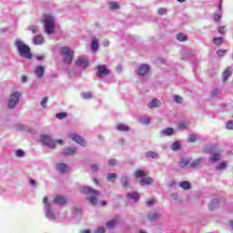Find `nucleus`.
Listing matches in <instances>:
<instances>
[{
  "mask_svg": "<svg viewBox=\"0 0 233 233\" xmlns=\"http://www.w3.org/2000/svg\"><path fill=\"white\" fill-rule=\"evenodd\" d=\"M15 46L22 57H25V59H32V52L30 50V46L25 45V43L22 41H16Z\"/></svg>",
  "mask_w": 233,
  "mask_h": 233,
  "instance_id": "1",
  "label": "nucleus"
},
{
  "mask_svg": "<svg viewBox=\"0 0 233 233\" xmlns=\"http://www.w3.org/2000/svg\"><path fill=\"white\" fill-rule=\"evenodd\" d=\"M42 23H44L46 34L48 35H50V34H54V30H56V22L54 20V16L46 15L45 20H43Z\"/></svg>",
  "mask_w": 233,
  "mask_h": 233,
  "instance_id": "2",
  "label": "nucleus"
},
{
  "mask_svg": "<svg viewBox=\"0 0 233 233\" xmlns=\"http://www.w3.org/2000/svg\"><path fill=\"white\" fill-rule=\"evenodd\" d=\"M60 56H63L66 65H72V61H74V50H71L68 46H63L60 49Z\"/></svg>",
  "mask_w": 233,
  "mask_h": 233,
  "instance_id": "3",
  "label": "nucleus"
},
{
  "mask_svg": "<svg viewBox=\"0 0 233 233\" xmlns=\"http://www.w3.org/2000/svg\"><path fill=\"white\" fill-rule=\"evenodd\" d=\"M84 194H91L92 197L88 198V201L93 205V207H96L97 205V196H101V192L88 187H83Z\"/></svg>",
  "mask_w": 233,
  "mask_h": 233,
  "instance_id": "4",
  "label": "nucleus"
},
{
  "mask_svg": "<svg viewBox=\"0 0 233 233\" xmlns=\"http://www.w3.org/2000/svg\"><path fill=\"white\" fill-rule=\"evenodd\" d=\"M40 141L42 145L48 147L49 148H56V142L48 135L40 136Z\"/></svg>",
  "mask_w": 233,
  "mask_h": 233,
  "instance_id": "5",
  "label": "nucleus"
},
{
  "mask_svg": "<svg viewBox=\"0 0 233 233\" xmlns=\"http://www.w3.org/2000/svg\"><path fill=\"white\" fill-rule=\"evenodd\" d=\"M96 76L100 78L110 76V71L108 70V68H106V65L96 66Z\"/></svg>",
  "mask_w": 233,
  "mask_h": 233,
  "instance_id": "6",
  "label": "nucleus"
},
{
  "mask_svg": "<svg viewBox=\"0 0 233 233\" xmlns=\"http://www.w3.org/2000/svg\"><path fill=\"white\" fill-rule=\"evenodd\" d=\"M67 137L69 139H72V141H75L76 143H77L78 145H80L81 147H86V141L85 140L84 137H82L79 135H76L74 133H69L67 135Z\"/></svg>",
  "mask_w": 233,
  "mask_h": 233,
  "instance_id": "7",
  "label": "nucleus"
},
{
  "mask_svg": "<svg viewBox=\"0 0 233 233\" xmlns=\"http://www.w3.org/2000/svg\"><path fill=\"white\" fill-rule=\"evenodd\" d=\"M21 97V93L15 92L10 96L9 102H8V107L9 108H15V105L19 103V98Z\"/></svg>",
  "mask_w": 233,
  "mask_h": 233,
  "instance_id": "8",
  "label": "nucleus"
},
{
  "mask_svg": "<svg viewBox=\"0 0 233 233\" xmlns=\"http://www.w3.org/2000/svg\"><path fill=\"white\" fill-rule=\"evenodd\" d=\"M53 203H55V205H59L60 207H64V205H66L67 200L65 197L56 195L53 200Z\"/></svg>",
  "mask_w": 233,
  "mask_h": 233,
  "instance_id": "9",
  "label": "nucleus"
},
{
  "mask_svg": "<svg viewBox=\"0 0 233 233\" xmlns=\"http://www.w3.org/2000/svg\"><path fill=\"white\" fill-rule=\"evenodd\" d=\"M76 66H80L81 68H86L88 67V60L83 56H79L77 60L76 61Z\"/></svg>",
  "mask_w": 233,
  "mask_h": 233,
  "instance_id": "10",
  "label": "nucleus"
},
{
  "mask_svg": "<svg viewBox=\"0 0 233 233\" xmlns=\"http://www.w3.org/2000/svg\"><path fill=\"white\" fill-rule=\"evenodd\" d=\"M149 70H150V66H148V65H141L137 69V74H138V76H146V74H148Z\"/></svg>",
  "mask_w": 233,
  "mask_h": 233,
  "instance_id": "11",
  "label": "nucleus"
},
{
  "mask_svg": "<svg viewBox=\"0 0 233 233\" xmlns=\"http://www.w3.org/2000/svg\"><path fill=\"white\" fill-rule=\"evenodd\" d=\"M56 170H58L60 174H66V172L70 170V167L65 163H59L56 165Z\"/></svg>",
  "mask_w": 233,
  "mask_h": 233,
  "instance_id": "12",
  "label": "nucleus"
},
{
  "mask_svg": "<svg viewBox=\"0 0 233 233\" xmlns=\"http://www.w3.org/2000/svg\"><path fill=\"white\" fill-rule=\"evenodd\" d=\"M35 74L37 77H43V76H45V67L42 66H36L35 67Z\"/></svg>",
  "mask_w": 233,
  "mask_h": 233,
  "instance_id": "13",
  "label": "nucleus"
},
{
  "mask_svg": "<svg viewBox=\"0 0 233 233\" xmlns=\"http://www.w3.org/2000/svg\"><path fill=\"white\" fill-rule=\"evenodd\" d=\"M154 179L150 177H143V178L139 181V185L145 186V185H152Z\"/></svg>",
  "mask_w": 233,
  "mask_h": 233,
  "instance_id": "14",
  "label": "nucleus"
},
{
  "mask_svg": "<svg viewBox=\"0 0 233 233\" xmlns=\"http://www.w3.org/2000/svg\"><path fill=\"white\" fill-rule=\"evenodd\" d=\"M174 134V128L167 127L166 129L160 131L159 137H163V136H172Z\"/></svg>",
  "mask_w": 233,
  "mask_h": 233,
  "instance_id": "15",
  "label": "nucleus"
},
{
  "mask_svg": "<svg viewBox=\"0 0 233 233\" xmlns=\"http://www.w3.org/2000/svg\"><path fill=\"white\" fill-rule=\"evenodd\" d=\"M148 108H157V106H161V101L157 98H154L148 105Z\"/></svg>",
  "mask_w": 233,
  "mask_h": 233,
  "instance_id": "16",
  "label": "nucleus"
},
{
  "mask_svg": "<svg viewBox=\"0 0 233 233\" xmlns=\"http://www.w3.org/2000/svg\"><path fill=\"white\" fill-rule=\"evenodd\" d=\"M218 207H219V199H218V198L211 200V202L208 205L209 210H216V208H218Z\"/></svg>",
  "mask_w": 233,
  "mask_h": 233,
  "instance_id": "17",
  "label": "nucleus"
},
{
  "mask_svg": "<svg viewBox=\"0 0 233 233\" xmlns=\"http://www.w3.org/2000/svg\"><path fill=\"white\" fill-rule=\"evenodd\" d=\"M98 49H99V42L97 41V38L94 37L91 43V50L92 52H97Z\"/></svg>",
  "mask_w": 233,
  "mask_h": 233,
  "instance_id": "18",
  "label": "nucleus"
},
{
  "mask_svg": "<svg viewBox=\"0 0 233 233\" xmlns=\"http://www.w3.org/2000/svg\"><path fill=\"white\" fill-rule=\"evenodd\" d=\"M74 154H76V147H66L63 152L64 156H74Z\"/></svg>",
  "mask_w": 233,
  "mask_h": 233,
  "instance_id": "19",
  "label": "nucleus"
},
{
  "mask_svg": "<svg viewBox=\"0 0 233 233\" xmlns=\"http://www.w3.org/2000/svg\"><path fill=\"white\" fill-rule=\"evenodd\" d=\"M44 41H45V37H43V35H36L33 39V42L35 45H43Z\"/></svg>",
  "mask_w": 233,
  "mask_h": 233,
  "instance_id": "20",
  "label": "nucleus"
},
{
  "mask_svg": "<svg viewBox=\"0 0 233 233\" xmlns=\"http://www.w3.org/2000/svg\"><path fill=\"white\" fill-rule=\"evenodd\" d=\"M117 179V174L116 173H109L106 176V181L109 183H116V180Z\"/></svg>",
  "mask_w": 233,
  "mask_h": 233,
  "instance_id": "21",
  "label": "nucleus"
},
{
  "mask_svg": "<svg viewBox=\"0 0 233 233\" xmlns=\"http://www.w3.org/2000/svg\"><path fill=\"white\" fill-rule=\"evenodd\" d=\"M127 197L128 199H133V201L137 202L139 201V193L135 192V193H127Z\"/></svg>",
  "mask_w": 233,
  "mask_h": 233,
  "instance_id": "22",
  "label": "nucleus"
},
{
  "mask_svg": "<svg viewBox=\"0 0 233 233\" xmlns=\"http://www.w3.org/2000/svg\"><path fill=\"white\" fill-rule=\"evenodd\" d=\"M221 159V155L219 153H215L208 158L209 163H216V161H219Z\"/></svg>",
  "mask_w": 233,
  "mask_h": 233,
  "instance_id": "23",
  "label": "nucleus"
},
{
  "mask_svg": "<svg viewBox=\"0 0 233 233\" xmlns=\"http://www.w3.org/2000/svg\"><path fill=\"white\" fill-rule=\"evenodd\" d=\"M117 223H119V218H115V219H112V220H109L106 222V227L107 228H114V227H116V225H117Z\"/></svg>",
  "mask_w": 233,
  "mask_h": 233,
  "instance_id": "24",
  "label": "nucleus"
},
{
  "mask_svg": "<svg viewBox=\"0 0 233 233\" xmlns=\"http://www.w3.org/2000/svg\"><path fill=\"white\" fill-rule=\"evenodd\" d=\"M145 156L146 157H151V159H157L159 157V154L154 151H147Z\"/></svg>",
  "mask_w": 233,
  "mask_h": 233,
  "instance_id": "25",
  "label": "nucleus"
},
{
  "mask_svg": "<svg viewBox=\"0 0 233 233\" xmlns=\"http://www.w3.org/2000/svg\"><path fill=\"white\" fill-rule=\"evenodd\" d=\"M116 130L119 132H128L130 130V127L128 126H126L125 124H118L116 126Z\"/></svg>",
  "mask_w": 233,
  "mask_h": 233,
  "instance_id": "26",
  "label": "nucleus"
},
{
  "mask_svg": "<svg viewBox=\"0 0 233 233\" xmlns=\"http://www.w3.org/2000/svg\"><path fill=\"white\" fill-rule=\"evenodd\" d=\"M232 76V69L227 68L223 73V81H227Z\"/></svg>",
  "mask_w": 233,
  "mask_h": 233,
  "instance_id": "27",
  "label": "nucleus"
},
{
  "mask_svg": "<svg viewBox=\"0 0 233 233\" xmlns=\"http://www.w3.org/2000/svg\"><path fill=\"white\" fill-rule=\"evenodd\" d=\"M177 41L185 42L188 40V35H185V33H178L177 35Z\"/></svg>",
  "mask_w": 233,
  "mask_h": 233,
  "instance_id": "28",
  "label": "nucleus"
},
{
  "mask_svg": "<svg viewBox=\"0 0 233 233\" xmlns=\"http://www.w3.org/2000/svg\"><path fill=\"white\" fill-rule=\"evenodd\" d=\"M171 150L174 152H177V150H181V143L179 141H176L171 145Z\"/></svg>",
  "mask_w": 233,
  "mask_h": 233,
  "instance_id": "29",
  "label": "nucleus"
},
{
  "mask_svg": "<svg viewBox=\"0 0 233 233\" xmlns=\"http://www.w3.org/2000/svg\"><path fill=\"white\" fill-rule=\"evenodd\" d=\"M134 174H135L136 179H139V177H147L145 171L141 169L136 170Z\"/></svg>",
  "mask_w": 233,
  "mask_h": 233,
  "instance_id": "30",
  "label": "nucleus"
},
{
  "mask_svg": "<svg viewBox=\"0 0 233 233\" xmlns=\"http://www.w3.org/2000/svg\"><path fill=\"white\" fill-rule=\"evenodd\" d=\"M179 187L181 188H184V190H188V188H190L191 185H190V182H188V181H182L179 183Z\"/></svg>",
  "mask_w": 233,
  "mask_h": 233,
  "instance_id": "31",
  "label": "nucleus"
},
{
  "mask_svg": "<svg viewBox=\"0 0 233 233\" xmlns=\"http://www.w3.org/2000/svg\"><path fill=\"white\" fill-rule=\"evenodd\" d=\"M108 7L110 10H117L119 9V3L117 2H109Z\"/></svg>",
  "mask_w": 233,
  "mask_h": 233,
  "instance_id": "32",
  "label": "nucleus"
},
{
  "mask_svg": "<svg viewBox=\"0 0 233 233\" xmlns=\"http://www.w3.org/2000/svg\"><path fill=\"white\" fill-rule=\"evenodd\" d=\"M147 218L149 219V221H154L155 219L157 218V212L156 211L149 212L147 215Z\"/></svg>",
  "mask_w": 233,
  "mask_h": 233,
  "instance_id": "33",
  "label": "nucleus"
},
{
  "mask_svg": "<svg viewBox=\"0 0 233 233\" xmlns=\"http://www.w3.org/2000/svg\"><path fill=\"white\" fill-rule=\"evenodd\" d=\"M121 183H122V187H124V188H127V187H128V183H129L128 177H122Z\"/></svg>",
  "mask_w": 233,
  "mask_h": 233,
  "instance_id": "34",
  "label": "nucleus"
},
{
  "mask_svg": "<svg viewBox=\"0 0 233 233\" xmlns=\"http://www.w3.org/2000/svg\"><path fill=\"white\" fill-rule=\"evenodd\" d=\"M201 163H203V158L202 157L197 158L191 162V167H198V165H201Z\"/></svg>",
  "mask_w": 233,
  "mask_h": 233,
  "instance_id": "35",
  "label": "nucleus"
},
{
  "mask_svg": "<svg viewBox=\"0 0 233 233\" xmlns=\"http://www.w3.org/2000/svg\"><path fill=\"white\" fill-rule=\"evenodd\" d=\"M198 141V137L196 135H188L187 143H196Z\"/></svg>",
  "mask_w": 233,
  "mask_h": 233,
  "instance_id": "36",
  "label": "nucleus"
},
{
  "mask_svg": "<svg viewBox=\"0 0 233 233\" xmlns=\"http://www.w3.org/2000/svg\"><path fill=\"white\" fill-rule=\"evenodd\" d=\"M225 168H227V161H223L216 167L217 170H225Z\"/></svg>",
  "mask_w": 233,
  "mask_h": 233,
  "instance_id": "37",
  "label": "nucleus"
},
{
  "mask_svg": "<svg viewBox=\"0 0 233 233\" xmlns=\"http://www.w3.org/2000/svg\"><path fill=\"white\" fill-rule=\"evenodd\" d=\"M46 217L49 218V219H56V215H54V212L49 208H46Z\"/></svg>",
  "mask_w": 233,
  "mask_h": 233,
  "instance_id": "38",
  "label": "nucleus"
},
{
  "mask_svg": "<svg viewBox=\"0 0 233 233\" xmlns=\"http://www.w3.org/2000/svg\"><path fill=\"white\" fill-rule=\"evenodd\" d=\"M66 117H68V114H66V112H62V113L56 114L57 119H65Z\"/></svg>",
  "mask_w": 233,
  "mask_h": 233,
  "instance_id": "39",
  "label": "nucleus"
},
{
  "mask_svg": "<svg viewBox=\"0 0 233 233\" xmlns=\"http://www.w3.org/2000/svg\"><path fill=\"white\" fill-rule=\"evenodd\" d=\"M28 30H30L32 34H37V32H39V27L37 25H31Z\"/></svg>",
  "mask_w": 233,
  "mask_h": 233,
  "instance_id": "40",
  "label": "nucleus"
},
{
  "mask_svg": "<svg viewBox=\"0 0 233 233\" xmlns=\"http://www.w3.org/2000/svg\"><path fill=\"white\" fill-rule=\"evenodd\" d=\"M81 96L83 99H92V93L86 92V93H82Z\"/></svg>",
  "mask_w": 233,
  "mask_h": 233,
  "instance_id": "41",
  "label": "nucleus"
},
{
  "mask_svg": "<svg viewBox=\"0 0 233 233\" xmlns=\"http://www.w3.org/2000/svg\"><path fill=\"white\" fill-rule=\"evenodd\" d=\"M48 103V96H45L41 101L40 105L43 108H46V104Z\"/></svg>",
  "mask_w": 233,
  "mask_h": 233,
  "instance_id": "42",
  "label": "nucleus"
},
{
  "mask_svg": "<svg viewBox=\"0 0 233 233\" xmlns=\"http://www.w3.org/2000/svg\"><path fill=\"white\" fill-rule=\"evenodd\" d=\"M213 43H214V45H222L223 38H221V37H215L213 39Z\"/></svg>",
  "mask_w": 233,
  "mask_h": 233,
  "instance_id": "43",
  "label": "nucleus"
},
{
  "mask_svg": "<svg viewBox=\"0 0 233 233\" xmlns=\"http://www.w3.org/2000/svg\"><path fill=\"white\" fill-rule=\"evenodd\" d=\"M174 99L177 103V105H181V103H183V97H181L179 95H176L174 96Z\"/></svg>",
  "mask_w": 233,
  "mask_h": 233,
  "instance_id": "44",
  "label": "nucleus"
},
{
  "mask_svg": "<svg viewBox=\"0 0 233 233\" xmlns=\"http://www.w3.org/2000/svg\"><path fill=\"white\" fill-rule=\"evenodd\" d=\"M226 128H228V130H233V120H229L226 123Z\"/></svg>",
  "mask_w": 233,
  "mask_h": 233,
  "instance_id": "45",
  "label": "nucleus"
},
{
  "mask_svg": "<svg viewBox=\"0 0 233 233\" xmlns=\"http://www.w3.org/2000/svg\"><path fill=\"white\" fill-rule=\"evenodd\" d=\"M157 14H158V15H165V14H167V8H165V7L158 8Z\"/></svg>",
  "mask_w": 233,
  "mask_h": 233,
  "instance_id": "46",
  "label": "nucleus"
},
{
  "mask_svg": "<svg viewBox=\"0 0 233 233\" xmlns=\"http://www.w3.org/2000/svg\"><path fill=\"white\" fill-rule=\"evenodd\" d=\"M155 203H156V199H154V198L147 199V200L146 201V205H147V207H152V205H154Z\"/></svg>",
  "mask_w": 233,
  "mask_h": 233,
  "instance_id": "47",
  "label": "nucleus"
},
{
  "mask_svg": "<svg viewBox=\"0 0 233 233\" xmlns=\"http://www.w3.org/2000/svg\"><path fill=\"white\" fill-rule=\"evenodd\" d=\"M43 203L46 205V208H50V203H48V197L43 198Z\"/></svg>",
  "mask_w": 233,
  "mask_h": 233,
  "instance_id": "48",
  "label": "nucleus"
},
{
  "mask_svg": "<svg viewBox=\"0 0 233 233\" xmlns=\"http://www.w3.org/2000/svg\"><path fill=\"white\" fill-rule=\"evenodd\" d=\"M189 163L190 162H188L187 160H182L179 165L181 168H185V167H187Z\"/></svg>",
  "mask_w": 233,
  "mask_h": 233,
  "instance_id": "49",
  "label": "nucleus"
},
{
  "mask_svg": "<svg viewBox=\"0 0 233 233\" xmlns=\"http://www.w3.org/2000/svg\"><path fill=\"white\" fill-rule=\"evenodd\" d=\"M177 128H179L180 130L187 128V123L181 122L180 124L177 125Z\"/></svg>",
  "mask_w": 233,
  "mask_h": 233,
  "instance_id": "50",
  "label": "nucleus"
},
{
  "mask_svg": "<svg viewBox=\"0 0 233 233\" xmlns=\"http://www.w3.org/2000/svg\"><path fill=\"white\" fill-rule=\"evenodd\" d=\"M16 156L17 157H23V156H25V151H23V149H18L16 151Z\"/></svg>",
  "mask_w": 233,
  "mask_h": 233,
  "instance_id": "51",
  "label": "nucleus"
},
{
  "mask_svg": "<svg viewBox=\"0 0 233 233\" xmlns=\"http://www.w3.org/2000/svg\"><path fill=\"white\" fill-rule=\"evenodd\" d=\"M218 56H219L220 57H223V56H225V54H227V50H222V49H219L218 52H217Z\"/></svg>",
  "mask_w": 233,
  "mask_h": 233,
  "instance_id": "52",
  "label": "nucleus"
},
{
  "mask_svg": "<svg viewBox=\"0 0 233 233\" xmlns=\"http://www.w3.org/2000/svg\"><path fill=\"white\" fill-rule=\"evenodd\" d=\"M91 170H93L94 172H97V170H99V167L96 164H93L91 165Z\"/></svg>",
  "mask_w": 233,
  "mask_h": 233,
  "instance_id": "53",
  "label": "nucleus"
},
{
  "mask_svg": "<svg viewBox=\"0 0 233 233\" xmlns=\"http://www.w3.org/2000/svg\"><path fill=\"white\" fill-rule=\"evenodd\" d=\"M213 21L215 22L221 21V15H215Z\"/></svg>",
  "mask_w": 233,
  "mask_h": 233,
  "instance_id": "54",
  "label": "nucleus"
},
{
  "mask_svg": "<svg viewBox=\"0 0 233 233\" xmlns=\"http://www.w3.org/2000/svg\"><path fill=\"white\" fill-rule=\"evenodd\" d=\"M106 230H105V228H97L96 229L95 233H105Z\"/></svg>",
  "mask_w": 233,
  "mask_h": 233,
  "instance_id": "55",
  "label": "nucleus"
},
{
  "mask_svg": "<svg viewBox=\"0 0 233 233\" xmlns=\"http://www.w3.org/2000/svg\"><path fill=\"white\" fill-rule=\"evenodd\" d=\"M116 163H117V162H116V160L115 158L109 160V165H110L111 167H115V165H116Z\"/></svg>",
  "mask_w": 233,
  "mask_h": 233,
  "instance_id": "56",
  "label": "nucleus"
},
{
  "mask_svg": "<svg viewBox=\"0 0 233 233\" xmlns=\"http://www.w3.org/2000/svg\"><path fill=\"white\" fill-rule=\"evenodd\" d=\"M218 34H225V26L218 27Z\"/></svg>",
  "mask_w": 233,
  "mask_h": 233,
  "instance_id": "57",
  "label": "nucleus"
},
{
  "mask_svg": "<svg viewBox=\"0 0 233 233\" xmlns=\"http://www.w3.org/2000/svg\"><path fill=\"white\" fill-rule=\"evenodd\" d=\"M103 46H105V47L110 46V42L108 40H104Z\"/></svg>",
  "mask_w": 233,
  "mask_h": 233,
  "instance_id": "58",
  "label": "nucleus"
},
{
  "mask_svg": "<svg viewBox=\"0 0 233 233\" xmlns=\"http://www.w3.org/2000/svg\"><path fill=\"white\" fill-rule=\"evenodd\" d=\"M144 125H149L150 124V118H146L143 120Z\"/></svg>",
  "mask_w": 233,
  "mask_h": 233,
  "instance_id": "59",
  "label": "nucleus"
},
{
  "mask_svg": "<svg viewBox=\"0 0 233 233\" xmlns=\"http://www.w3.org/2000/svg\"><path fill=\"white\" fill-rule=\"evenodd\" d=\"M36 59H37L38 61H43V59H45V56L40 55V56H36Z\"/></svg>",
  "mask_w": 233,
  "mask_h": 233,
  "instance_id": "60",
  "label": "nucleus"
},
{
  "mask_svg": "<svg viewBox=\"0 0 233 233\" xmlns=\"http://www.w3.org/2000/svg\"><path fill=\"white\" fill-rule=\"evenodd\" d=\"M56 143H58V145H65V141H63V139L56 140Z\"/></svg>",
  "mask_w": 233,
  "mask_h": 233,
  "instance_id": "61",
  "label": "nucleus"
},
{
  "mask_svg": "<svg viewBox=\"0 0 233 233\" xmlns=\"http://www.w3.org/2000/svg\"><path fill=\"white\" fill-rule=\"evenodd\" d=\"M100 206L101 207H106V201H105V200L100 201Z\"/></svg>",
  "mask_w": 233,
  "mask_h": 233,
  "instance_id": "62",
  "label": "nucleus"
},
{
  "mask_svg": "<svg viewBox=\"0 0 233 233\" xmlns=\"http://www.w3.org/2000/svg\"><path fill=\"white\" fill-rule=\"evenodd\" d=\"M21 79L23 83H26V76H22Z\"/></svg>",
  "mask_w": 233,
  "mask_h": 233,
  "instance_id": "63",
  "label": "nucleus"
},
{
  "mask_svg": "<svg viewBox=\"0 0 233 233\" xmlns=\"http://www.w3.org/2000/svg\"><path fill=\"white\" fill-rule=\"evenodd\" d=\"M30 185H32V187H35V180L31 179L30 180Z\"/></svg>",
  "mask_w": 233,
  "mask_h": 233,
  "instance_id": "64",
  "label": "nucleus"
}]
</instances>
